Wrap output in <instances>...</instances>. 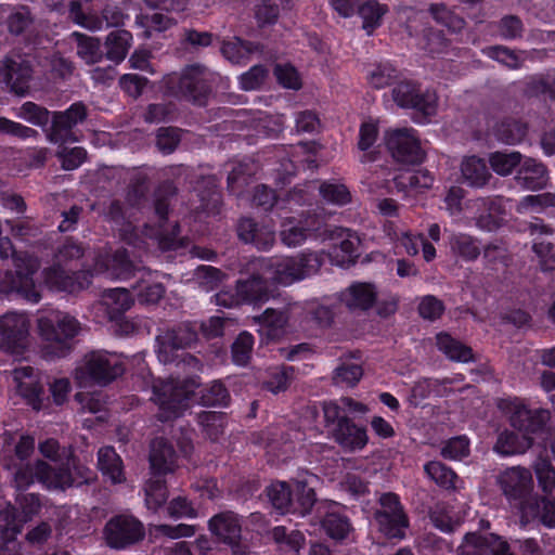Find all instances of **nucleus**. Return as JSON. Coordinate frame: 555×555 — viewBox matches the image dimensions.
<instances>
[{
	"label": "nucleus",
	"instance_id": "obj_1",
	"mask_svg": "<svg viewBox=\"0 0 555 555\" xmlns=\"http://www.w3.org/2000/svg\"><path fill=\"white\" fill-rule=\"evenodd\" d=\"M204 406H228L231 396L228 388L220 380H214L193 392L186 383L169 378L157 380L153 385V400L158 405L162 418L169 421L177 418L190 406L192 397Z\"/></svg>",
	"mask_w": 555,
	"mask_h": 555
},
{
	"label": "nucleus",
	"instance_id": "obj_24",
	"mask_svg": "<svg viewBox=\"0 0 555 555\" xmlns=\"http://www.w3.org/2000/svg\"><path fill=\"white\" fill-rule=\"evenodd\" d=\"M378 291L374 283L354 281L338 293V301L351 312H366L377 304Z\"/></svg>",
	"mask_w": 555,
	"mask_h": 555
},
{
	"label": "nucleus",
	"instance_id": "obj_46",
	"mask_svg": "<svg viewBox=\"0 0 555 555\" xmlns=\"http://www.w3.org/2000/svg\"><path fill=\"white\" fill-rule=\"evenodd\" d=\"M315 501L317 495L314 490L306 482L298 481L295 489H292V506L289 514L306 516L312 511Z\"/></svg>",
	"mask_w": 555,
	"mask_h": 555
},
{
	"label": "nucleus",
	"instance_id": "obj_31",
	"mask_svg": "<svg viewBox=\"0 0 555 555\" xmlns=\"http://www.w3.org/2000/svg\"><path fill=\"white\" fill-rule=\"evenodd\" d=\"M423 469L430 481L448 493H456L464 487V481L457 473L439 460L426 462Z\"/></svg>",
	"mask_w": 555,
	"mask_h": 555
},
{
	"label": "nucleus",
	"instance_id": "obj_13",
	"mask_svg": "<svg viewBox=\"0 0 555 555\" xmlns=\"http://www.w3.org/2000/svg\"><path fill=\"white\" fill-rule=\"evenodd\" d=\"M496 482L506 501L518 511L519 515L537 495L533 492L534 483L531 472L520 466L502 470L498 475Z\"/></svg>",
	"mask_w": 555,
	"mask_h": 555
},
{
	"label": "nucleus",
	"instance_id": "obj_37",
	"mask_svg": "<svg viewBox=\"0 0 555 555\" xmlns=\"http://www.w3.org/2000/svg\"><path fill=\"white\" fill-rule=\"evenodd\" d=\"M463 182L470 188H483L491 178V172L485 159L478 156L465 157L461 165Z\"/></svg>",
	"mask_w": 555,
	"mask_h": 555
},
{
	"label": "nucleus",
	"instance_id": "obj_9",
	"mask_svg": "<svg viewBox=\"0 0 555 555\" xmlns=\"http://www.w3.org/2000/svg\"><path fill=\"white\" fill-rule=\"evenodd\" d=\"M177 194V188L171 182L162 183L154 193V212L158 219L155 228L145 224L143 233L158 242L159 247L165 250H178L184 247L183 238L180 236V224L176 221L170 230L167 228L170 203Z\"/></svg>",
	"mask_w": 555,
	"mask_h": 555
},
{
	"label": "nucleus",
	"instance_id": "obj_12",
	"mask_svg": "<svg viewBox=\"0 0 555 555\" xmlns=\"http://www.w3.org/2000/svg\"><path fill=\"white\" fill-rule=\"evenodd\" d=\"M315 198V185L313 184L296 185L284 197H279L273 189L260 184L255 188L253 205L263 211L275 208L279 215L284 210L292 211L293 206H313Z\"/></svg>",
	"mask_w": 555,
	"mask_h": 555
},
{
	"label": "nucleus",
	"instance_id": "obj_61",
	"mask_svg": "<svg viewBox=\"0 0 555 555\" xmlns=\"http://www.w3.org/2000/svg\"><path fill=\"white\" fill-rule=\"evenodd\" d=\"M178 116V107L175 103L149 104L144 114V120L149 124L171 122Z\"/></svg>",
	"mask_w": 555,
	"mask_h": 555
},
{
	"label": "nucleus",
	"instance_id": "obj_47",
	"mask_svg": "<svg viewBox=\"0 0 555 555\" xmlns=\"http://www.w3.org/2000/svg\"><path fill=\"white\" fill-rule=\"evenodd\" d=\"M197 422L205 436L211 441H218L224 433L227 414L217 411H203L197 414Z\"/></svg>",
	"mask_w": 555,
	"mask_h": 555
},
{
	"label": "nucleus",
	"instance_id": "obj_44",
	"mask_svg": "<svg viewBox=\"0 0 555 555\" xmlns=\"http://www.w3.org/2000/svg\"><path fill=\"white\" fill-rule=\"evenodd\" d=\"M132 35L125 29H117L108 34L104 43L105 56L115 63L125 60L130 48Z\"/></svg>",
	"mask_w": 555,
	"mask_h": 555
},
{
	"label": "nucleus",
	"instance_id": "obj_22",
	"mask_svg": "<svg viewBox=\"0 0 555 555\" xmlns=\"http://www.w3.org/2000/svg\"><path fill=\"white\" fill-rule=\"evenodd\" d=\"M459 555H511L506 540L494 533L468 532L457 547Z\"/></svg>",
	"mask_w": 555,
	"mask_h": 555
},
{
	"label": "nucleus",
	"instance_id": "obj_17",
	"mask_svg": "<svg viewBox=\"0 0 555 555\" xmlns=\"http://www.w3.org/2000/svg\"><path fill=\"white\" fill-rule=\"evenodd\" d=\"M386 146L392 158L403 165H420L425 158L417 130L397 128L386 133Z\"/></svg>",
	"mask_w": 555,
	"mask_h": 555
},
{
	"label": "nucleus",
	"instance_id": "obj_28",
	"mask_svg": "<svg viewBox=\"0 0 555 555\" xmlns=\"http://www.w3.org/2000/svg\"><path fill=\"white\" fill-rule=\"evenodd\" d=\"M238 238L259 250H269L275 242V231L271 225L257 222L250 217H242L236 227Z\"/></svg>",
	"mask_w": 555,
	"mask_h": 555
},
{
	"label": "nucleus",
	"instance_id": "obj_56",
	"mask_svg": "<svg viewBox=\"0 0 555 555\" xmlns=\"http://www.w3.org/2000/svg\"><path fill=\"white\" fill-rule=\"evenodd\" d=\"M319 193L325 202L337 206H345L351 202L349 189L334 180L323 181L319 186Z\"/></svg>",
	"mask_w": 555,
	"mask_h": 555
},
{
	"label": "nucleus",
	"instance_id": "obj_36",
	"mask_svg": "<svg viewBox=\"0 0 555 555\" xmlns=\"http://www.w3.org/2000/svg\"><path fill=\"white\" fill-rule=\"evenodd\" d=\"M262 46L259 42L233 37L232 40L223 41L221 46L222 55L232 64L245 65L254 53L261 52Z\"/></svg>",
	"mask_w": 555,
	"mask_h": 555
},
{
	"label": "nucleus",
	"instance_id": "obj_2",
	"mask_svg": "<svg viewBox=\"0 0 555 555\" xmlns=\"http://www.w3.org/2000/svg\"><path fill=\"white\" fill-rule=\"evenodd\" d=\"M501 408L509 413V425L517 431H502L494 451L503 456L525 453L533 444L532 435L543 433L551 413L545 409H529L518 398L503 401Z\"/></svg>",
	"mask_w": 555,
	"mask_h": 555
},
{
	"label": "nucleus",
	"instance_id": "obj_20",
	"mask_svg": "<svg viewBox=\"0 0 555 555\" xmlns=\"http://www.w3.org/2000/svg\"><path fill=\"white\" fill-rule=\"evenodd\" d=\"M338 309V304L327 305L319 300L307 302L300 319L302 331L311 337L326 336L334 325Z\"/></svg>",
	"mask_w": 555,
	"mask_h": 555
},
{
	"label": "nucleus",
	"instance_id": "obj_42",
	"mask_svg": "<svg viewBox=\"0 0 555 555\" xmlns=\"http://www.w3.org/2000/svg\"><path fill=\"white\" fill-rule=\"evenodd\" d=\"M389 12V8L378 0H365L360 3L358 14L362 18V28L367 35H372L374 30L383 24V17Z\"/></svg>",
	"mask_w": 555,
	"mask_h": 555
},
{
	"label": "nucleus",
	"instance_id": "obj_50",
	"mask_svg": "<svg viewBox=\"0 0 555 555\" xmlns=\"http://www.w3.org/2000/svg\"><path fill=\"white\" fill-rule=\"evenodd\" d=\"M24 524L17 507L9 504L0 511V535L3 540H15L16 535L22 531Z\"/></svg>",
	"mask_w": 555,
	"mask_h": 555
},
{
	"label": "nucleus",
	"instance_id": "obj_52",
	"mask_svg": "<svg viewBox=\"0 0 555 555\" xmlns=\"http://www.w3.org/2000/svg\"><path fill=\"white\" fill-rule=\"evenodd\" d=\"M482 205L488 211V216H480L479 222L488 230L500 228L503 216L506 214L505 198L503 196H489L482 201Z\"/></svg>",
	"mask_w": 555,
	"mask_h": 555
},
{
	"label": "nucleus",
	"instance_id": "obj_38",
	"mask_svg": "<svg viewBox=\"0 0 555 555\" xmlns=\"http://www.w3.org/2000/svg\"><path fill=\"white\" fill-rule=\"evenodd\" d=\"M98 467L102 475L114 485L126 480L122 460L111 446L100 448L98 452Z\"/></svg>",
	"mask_w": 555,
	"mask_h": 555
},
{
	"label": "nucleus",
	"instance_id": "obj_21",
	"mask_svg": "<svg viewBox=\"0 0 555 555\" xmlns=\"http://www.w3.org/2000/svg\"><path fill=\"white\" fill-rule=\"evenodd\" d=\"M42 276L47 287L54 292L68 294L78 293L88 288L93 280L92 270H78L67 272L60 263L44 268Z\"/></svg>",
	"mask_w": 555,
	"mask_h": 555
},
{
	"label": "nucleus",
	"instance_id": "obj_59",
	"mask_svg": "<svg viewBox=\"0 0 555 555\" xmlns=\"http://www.w3.org/2000/svg\"><path fill=\"white\" fill-rule=\"evenodd\" d=\"M521 163L519 152H494L489 157V164L494 172L500 176H507L513 172Z\"/></svg>",
	"mask_w": 555,
	"mask_h": 555
},
{
	"label": "nucleus",
	"instance_id": "obj_11",
	"mask_svg": "<svg viewBox=\"0 0 555 555\" xmlns=\"http://www.w3.org/2000/svg\"><path fill=\"white\" fill-rule=\"evenodd\" d=\"M254 272L246 279L241 278L235 283V295L228 293L217 294V305L231 308L237 305H251L260 307L269 301L271 293L269 280L263 270L254 269Z\"/></svg>",
	"mask_w": 555,
	"mask_h": 555
},
{
	"label": "nucleus",
	"instance_id": "obj_6",
	"mask_svg": "<svg viewBox=\"0 0 555 555\" xmlns=\"http://www.w3.org/2000/svg\"><path fill=\"white\" fill-rule=\"evenodd\" d=\"M178 455L173 446L165 438L152 441L150 452L151 478L145 482V504L157 512L168 500V486L165 477L175 473Z\"/></svg>",
	"mask_w": 555,
	"mask_h": 555
},
{
	"label": "nucleus",
	"instance_id": "obj_5",
	"mask_svg": "<svg viewBox=\"0 0 555 555\" xmlns=\"http://www.w3.org/2000/svg\"><path fill=\"white\" fill-rule=\"evenodd\" d=\"M11 253L14 270L8 269L3 276H0V293H16L30 302H39L41 295L36 288L34 274L38 269V262L35 257L27 251H17L14 249L10 240L0 243V258H9Z\"/></svg>",
	"mask_w": 555,
	"mask_h": 555
},
{
	"label": "nucleus",
	"instance_id": "obj_60",
	"mask_svg": "<svg viewBox=\"0 0 555 555\" xmlns=\"http://www.w3.org/2000/svg\"><path fill=\"white\" fill-rule=\"evenodd\" d=\"M547 75L535 74L526 77L522 83V95L526 99H537L539 101L548 100Z\"/></svg>",
	"mask_w": 555,
	"mask_h": 555
},
{
	"label": "nucleus",
	"instance_id": "obj_54",
	"mask_svg": "<svg viewBox=\"0 0 555 555\" xmlns=\"http://www.w3.org/2000/svg\"><path fill=\"white\" fill-rule=\"evenodd\" d=\"M255 337L247 331L241 332L231 345V359L237 366H246L251 358Z\"/></svg>",
	"mask_w": 555,
	"mask_h": 555
},
{
	"label": "nucleus",
	"instance_id": "obj_30",
	"mask_svg": "<svg viewBox=\"0 0 555 555\" xmlns=\"http://www.w3.org/2000/svg\"><path fill=\"white\" fill-rule=\"evenodd\" d=\"M69 465V459L66 464H62L59 467H52L47 462L38 460L39 482L48 486L49 488L60 490H66L72 487H81L87 479L74 478V474Z\"/></svg>",
	"mask_w": 555,
	"mask_h": 555
},
{
	"label": "nucleus",
	"instance_id": "obj_35",
	"mask_svg": "<svg viewBox=\"0 0 555 555\" xmlns=\"http://www.w3.org/2000/svg\"><path fill=\"white\" fill-rule=\"evenodd\" d=\"M528 131V122L516 117H504L493 128L496 140L507 145H516L525 141Z\"/></svg>",
	"mask_w": 555,
	"mask_h": 555
},
{
	"label": "nucleus",
	"instance_id": "obj_34",
	"mask_svg": "<svg viewBox=\"0 0 555 555\" xmlns=\"http://www.w3.org/2000/svg\"><path fill=\"white\" fill-rule=\"evenodd\" d=\"M520 518L525 522H540L547 528H555V500L537 494L524 508Z\"/></svg>",
	"mask_w": 555,
	"mask_h": 555
},
{
	"label": "nucleus",
	"instance_id": "obj_39",
	"mask_svg": "<svg viewBox=\"0 0 555 555\" xmlns=\"http://www.w3.org/2000/svg\"><path fill=\"white\" fill-rule=\"evenodd\" d=\"M437 348L451 361L467 363L474 361L473 349L447 332L436 335Z\"/></svg>",
	"mask_w": 555,
	"mask_h": 555
},
{
	"label": "nucleus",
	"instance_id": "obj_53",
	"mask_svg": "<svg viewBox=\"0 0 555 555\" xmlns=\"http://www.w3.org/2000/svg\"><path fill=\"white\" fill-rule=\"evenodd\" d=\"M449 244L451 250L465 261L476 260L481 251L477 240L468 234H452Z\"/></svg>",
	"mask_w": 555,
	"mask_h": 555
},
{
	"label": "nucleus",
	"instance_id": "obj_23",
	"mask_svg": "<svg viewBox=\"0 0 555 555\" xmlns=\"http://www.w3.org/2000/svg\"><path fill=\"white\" fill-rule=\"evenodd\" d=\"M249 264L254 269L263 270L268 280L276 284L291 285L302 280L295 257L283 259L258 257L251 259Z\"/></svg>",
	"mask_w": 555,
	"mask_h": 555
},
{
	"label": "nucleus",
	"instance_id": "obj_16",
	"mask_svg": "<svg viewBox=\"0 0 555 555\" xmlns=\"http://www.w3.org/2000/svg\"><path fill=\"white\" fill-rule=\"evenodd\" d=\"M103 535L107 546L126 550L145 537L143 524L132 515H115L104 526Z\"/></svg>",
	"mask_w": 555,
	"mask_h": 555
},
{
	"label": "nucleus",
	"instance_id": "obj_18",
	"mask_svg": "<svg viewBox=\"0 0 555 555\" xmlns=\"http://www.w3.org/2000/svg\"><path fill=\"white\" fill-rule=\"evenodd\" d=\"M197 328L191 322H183L156 336V352L160 362L171 363L175 352L191 348L197 341Z\"/></svg>",
	"mask_w": 555,
	"mask_h": 555
},
{
	"label": "nucleus",
	"instance_id": "obj_33",
	"mask_svg": "<svg viewBox=\"0 0 555 555\" xmlns=\"http://www.w3.org/2000/svg\"><path fill=\"white\" fill-rule=\"evenodd\" d=\"M515 180L524 189L540 190L547 183V169L542 163L533 158H526L520 163Z\"/></svg>",
	"mask_w": 555,
	"mask_h": 555
},
{
	"label": "nucleus",
	"instance_id": "obj_64",
	"mask_svg": "<svg viewBox=\"0 0 555 555\" xmlns=\"http://www.w3.org/2000/svg\"><path fill=\"white\" fill-rule=\"evenodd\" d=\"M273 75L278 83L285 89L297 91L302 87L301 77L291 63L275 64Z\"/></svg>",
	"mask_w": 555,
	"mask_h": 555
},
{
	"label": "nucleus",
	"instance_id": "obj_63",
	"mask_svg": "<svg viewBox=\"0 0 555 555\" xmlns=\"http://www.w3.org/2000/svg\"><path fill=\"white\" fill-rule=\"evenodd\" d=\"M482 53L488 57L505 65L509 69H518L522 65V60L516 51L504 46H490L482 49Z\"/></svg>",
	"mask_w": 555,
	"mask_h": 555
},
{
	"label": "nucleus",
	"instance_id": "obj_49",
	"mask_svg": "<svg viewBox=\"0 0 555 555\" xmlns=\"http://www.w3.org/2000/svg\"><path fill=\"white\" fill-rule=\"evenodd\" d=\"M152 273L145 270L141 273L137 285L133 288L137 292L138 300L141 304H157L165 295V286L159 282H151L146 278H151Z\"/></svg>",
	"mask_w": 555,
	"mask_h": 555
},
{
	"label": "nucleus",
	"instance_id": "obj_29",
	"mask_svg": "<svg viewBox=\"0 0 555 555\" xmlns=\"http://www.w3.org/2000/svg\"><path fill=\"white\" fill-rule=\"evenodd\" d=\"M333 440L345 451L354 452L364 449L369 442L366 427L357 424L351 417L341 420L331 434Z\"/></svg>",
	"mask_w": 555,
	"mask_h": 555
},
{
	"label": "nucleus",
	"instance_id": "obj_7",
	"mask_svg": "<svg viewBox=\"0 0 555 555\" xmlns=\"http://www.w3.org/2000/svg\"><path fill=\"white\" fill-rule=\"evenodd\" d=\"M390 94L399 108L411 112V117L416 124L426 125L437 114L439 99L436 91L424 87L406 73L391 88Z\"/></svg>",
	"mask_w": 555,
	"mask_h": 555
},
{
	"label": "nucleus",
	"instance_id": "obj_40",
	"mask_svg": "<svg viewBox=\"0 0 555 555\" xmlns=\"http://www.w3.org/2000/svg\"><path fill=\"white\" fill-rule=\"evenodd\" d=\"M289 321V310L286 307L274 309L267 308L259 317V322L268 339L280 338Z\"/></svg>",
	"mask_w": 555,
	"mask_h": 555
},
{
	"label": "nucleus",
	"instance_id": "obj_27",
	"mask_svg": "<svg viewBox=\"0 0 555 555\" xmlns=\"http://www.w3.org/2000/svg\"><path fill=\"white\" fill-rule=\"evenodd\" d=\"M404 74L405 70L391 60L374 61L365 66L366 85L373 90L393 88Z\"/></svg>",
	"mask_w": 555,
	"mask_h": 555
},
{
	"label": "nucleus",
	"instance_id": "obj_55",
	"mask_svg": "<svg viewBox=\"0 0 555 555\" xmlns=\"http://www.w3.org/2000/svg\"><path fill=\"white\" fill-rule=\"evenodd\" d=\"M470 454V440L465 436H455L441 443L440 455L448 461H462Z\"/></svg>",
	"mask_w": 555,
	"mask_h": 555
},
{
	"label": "nucleus",
	"instance_id": "obj_3",
	"mask_svg": "<svg viewBox=\"0 0 555 555\" xmlns=\"http://www.w3.org/2000/svg\"><path fill=\"white\" fill-rule=\"evenodd\" d=\"M80 331L79 321L62 311H54L38 319V332L43 345L42 358L48 361L66 358L75 347Z\"/></svg>",
	"mask_w": 555,
	"mask_h": 555
},
{
	"label": "nucleus",
	"instance_id": "obj_15",
	"mask_svg": "<svg viewBox=\"0 0 555 555\" xmlns=\"http://www.w3.org/2000/svg\"><path fill=\"white\" fill-rule=\"evenodd\" d=\"M88 115V107L82 101L72 103L65 111L52 112L46 130L48 141L59 145L77 142L74 128L85 122Z\"/></svg>",
	"mask_w": 555,
	"mask_h": 555
},
{
	"label": "nucleus",
	"instance_id": "obj_58",
	"mask_svg": "<svg viewBox=\"0 0 555 555\" xmlns=\"http://www.w3.org/2000/svg\"><path fill=\"white\" fill-rule=\"evenodd\" d=\"M294 373L295 367L291 365H281L274 367L263 384L264 388L275 395L285 391L293 380Z\"/></svg>",
	"mask_w": 555,
	"mask_h": 555
},
{
	"label": "nucleus",
	"instance_id": "obj_41",
	"mask_svg": "<svg viewBox=\"0 0 555 555\" xmlns=\"http://www.w3.org/2000/svg\"><path fill=\"white\" fill-rule=\"evenodd\" d=\"M106 314L109 321H118L133 305V297L126 288H111L104 294Z\"/></svg>",
	"mask_w": 555,
	"mask_h": 555
},
{
	"label": "nucleus",
	"instance_id": "obj_62",
	"mask_svg": "<svg viewBox=\"0 0 555 555\" xmlns=\"http://www.w3.org/2000/svg\"><path fill=\"white\" fill-rule=\"evenodd\" d=\"M86 248L81 242L74 237H66L57 247L55 263L67 264L74 260H79L85 256Z\"/></svg>",
	"mask_w": 555,
	"mask_h": 555
},
{
	"label": "nucleus",
	"instance_id": "obj_51",
	"mask_svg": "<svg viewBox=\"0 0 555 555\" xmlns=\"http://www.w3.org/2000/svg\"><path fill=\"white\" fill-rule=\"evenodd\" d=\"M77 37V54L88 64H95L105 55L104 46L101 41L91 36L75 34Z\"/></svg>",
	"mask_w": 555,
	"mask_h": 555
},
{
	"label": "nucleus",
	"instance_id": "obj_8",
	"mask_svg": "<svg viewBox=\"0 0 555 555\" xmlns=\"http://www.w3.org/2000/svg\"><path fill=\"white\" fill-rule=\"evenodd\" d=\"M281 219L280 238L288 247H297L308 238H319L326 230L325 219L312 210V206H293V210L279 212Z\"/></svg>",
	"mask_w": 555,
	"mask_h": 555
},
{
	"label": "nucleus",
	"instance_id": "obj_4",
	"mask_svg": "<svg viewBox=\"0 0 555 555\" xmlns=\"http://www.w3.org/2000/svg\"><path fill=\"white\" fill-rule=\"evenodd\" d=\"M163 85L165 94L196 107H206L214 92L210 74L201 64H192L181 73L166 75Z\"/></svg>",
	"mask_w": 555,
	"mask_h": 555
},
{
	"label": "nucleus",
	"instance_id": "obj_26",
	"mask_svg": "<svg viewBox=\"0 0 555 555\" xmlns=\"http://www.w3.org/2000/svg\"><path fill=\"white\" fill-rule=\"evenodd\" d=\"M208 529L221 543L236 547L242 539V525L240 517L232 511H224L214 515L208 521Z\"/></svg>",
	"mask_w": 555,
	"mask_h": 555
},
{
	"label": "nucleus",
	"instance_id": "obj_25",
	"mask_svg": "<svg viewBox=\"0 0 555 555\" xmlns=\"http://www.w3.org/2000/svg\"><path fill=\"white\" fill-rule=\"evenodd\" d=\"M33 73V66L28 61H16L12 57L0 61V81H3L11 92L17 95L28 93Z\"/></svg>",
	"mask_w": 555,
	"mask_h": 555
},
{
	"label": "nucleus",
	"instance_id": "obj_43",
	"mask_svg": "<svg viewBox=\"0 0 555 555\" xmlns=\"http://www.w3.org/2000/svg\"><path fill=\"white\" fill-rule=\"evenodd\" d=\"M321 524L325 533L339 543H344L353 530L349 517L338 512H327Z\"/></svg>",
	"mask_w": 555,
	"mask_h": 555
},
{
	"label": "nucleus",
	"instance_id": "obj_14",
	"mask_svg": "<svg viewBox=\"0 0 555 555\" xmlns=\"http://www.w3.org/2000/svg\"><path fill=\"white\" fill-rule=\"evenodd\" d=\"M378 503L379 508L374 513L378 530L388 539H403L410 519L400 496L395 492H386L379 496Z\"/></svg>",
	"mask_w": 555,
	"mask_h": 555
},
{
	"label": "nucleus",
	"instance_id": "obj_32",
	"mask_svg": "<svg viewBox=\"0 0 555 555\" xmlns=\"http://www.w3.org/2000/svg\"><path fill=\"white\" fill-rule=\"evenodd\" d=\"M434 181L433 173L427 169H405L392 179L396 191L404 195L423 193L433 186Z\"/></svg>",
	"mask_w": 555,
	"mask_h": 555
},
{
	"label": "nucleus",
	"instance_id": "obj_57",
	"mask_svg": "<svg viewBox=\"0 0 555 555\" xmlns=\"http://www.w3.org/2000/svg\"><path fill=\"white\" fill-rule=\"evenodd\" d=\"M52 113L35 102L27 101L22 104L17 116L27 122L40 127L44 132L50 124Z\"/></svg>",
	"mask_w": 555,
	"mask_h": 555
},
{
	"label": "nucleus",
	"instance_id": "obj_45",
	"mask_svg": "<svg viewBox=\"0 0 555 555\" xmlns=\"http://www.w3.org/2000/svg\"><path fill=\"white\" fill-rule=\"evenodd\" d=\"M108 269L119 280H128L144 271V269L137 268L130 258L129 251L124 247L112 254L108 259Z\"/></svg>",
	"mask_w": 555,
	"mask_h": 555
},
{
	"label": "nucleus",
	"instance_id": "obj_10",
	"mask_svg": "<svg viewBox=\"0 0 555 555\" xmlns=\"http://www.w3.org/2000/svg\"><path fill=\"white\" fill-rule=\"evenodd\" d=\"M126 371L125 363L116 353L95 350L87 353L82 364L76 370V377L80 382L107 386Z\"/></svg>",
	"mask_w": 555,
	"mask_h": 555
},
{
	"label": "nucleus",
	"instance_id": "obj_48",
	"mask_svg": "<svg viewBox=\"0 0 555 555\" xmlns=\"http://www.w3.org/2000/svg\"><path fill=\"white\" fill-rule=\"evenodd\" d=\"M264 492L275 511L282 515L291 513L292 489L286 481H274Z\"/></svg>",
	"mask_w": 555,
	"mask_h": 555
},
{
	"label": "nucleus",
	"instance_id": "obj_19",
	"mask_svg": "<svg viewBox=\"0 0 555 555\" xmlns=\"http://www.w3.org/2000/svg\"><path fill=\"white\" fill-rule=\"evenodd\" d=\"M30 322L26 314L8 312L0 317V350L23 354L28 345Z\"/></svg>",
	"mask_w": 555,
	"mask_h": 555
}]
</instances>
